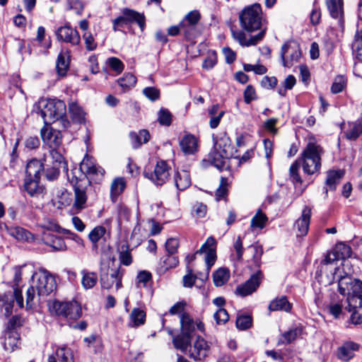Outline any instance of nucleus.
<instances>
[{"label":"nucleus","mask_w":362,"mask_h":362,"mask_svg":"<svg viewBox=\"0 0 362 362\" xmlns=\"http://www.w3.org/2000/svg\"><path fill=\"white\" fill-rule=\"evenodd\" d=\"M239 21L241 28L248 33L260 30L258 34L250 36L249 39H247L243 30H231L233 37L240 45L250 47L262 40L266 33V28H262V12L259 4H255L245 7L239 14Z\"/></svg>","instance_id":"nucleus-1"},{"label":"nucleus","mask_w":362,"mask_h":362,"mask_svg":"<svg viewBox=\"0 0 362 362\" xmlns=\"http://www.w3.org/2000/svg\"><path fill=\"white\" fill-rule=\"evenodd\" d=\"M34 111L40 115L46 126L59 119L64 127L69 124V121L64 118L66 115V105L63 100L40 99L35 105Z\"/></svg>","instance_id":"nucleus-2"},{"label":"nucleus","mask_w":362,"mask_h":362,"mask_svg":"<svg viewBox=\"0 0 362 362\" xmlns=\"http://www.w3.org/2000/svg\"><path fill=\"white\" fill-rule=\"evenodd\" d=\"M322 147L317 144L314 139H310L308 144L297 159L302 165L305 174L312 175L320 172L322 166Z\"/></svg>","instance_id":"nucleus-3"},{"label":"nucleus","mask_w":362,"mask_h":362,"mask_svg":"<svg viewBox=\"0 0 362 362\" xmlns=\"http://www.w3.org/2000/svg\"><path fill=\"white\" fill-rule=\"evenodd\" d=\"M214 140V149L209 153L208 159H204L203 162L208 161L216 168L222 170L227 159L235 157V152L231 141L226 134L216 136Z\"/></svg>","instance_id":"nucleus-4"},{"label":"nucleus","mask_w":362,"mask_h":362,"mask_svg":"<svg viewBox=\"0 0 362 362\" xmlns=\"http://www.w3.org/2000/svg\"><path fill=\"white\" fill-rule=\"evenodd\" d=\"M49 310L52 315L65 320L70 325L82 315L81 305L76 300H53L49 303Z\"/></svg>","instance_id":"nucleus-5"},{"label":"nucleus","mask_w":362,"mask_h":362,"mask_svg":"<svg viewBox=\"0 0 362 362\" xmlns=\"http://www.w3.org/2000/svg\"><path fill=\"white\" fill-rule=\"evenodd\" d=\"M200 19L201 13L199 11L193 10L187 13L181 21V34L187 40H193L200 35Z\"/></svg>","instance_id":"nucleus-6"},{"label":"nucleus","mask_w":362,"mask_h":362,"mask_svg":"<svg viewBox=\"0 0 362 362\" xmlns=\"http://www.w3.org/2000/svg\"><path fill=\"white\" fill-rule=\"evenodd\" d=\"M216 241L212 236L209 237L205 243L202 245L200 249L193 255H188L186 257V260L188 263L193 262L197 254H205V263L206 266V274L205 276L201 277L202 280L208 278L209 270L212 265L214 264L216 259Z\"/></svg>","instance_id":"nucleus-7"},{"label":"nucleus","mask_w":362,"mask_h":362,"mask_svg":"<svg viewBox=\"0 0 362 362\" xmlns=\"http://www.w3.org/2000/svg\"><path fill=\"white\" fill-rule=\"evenodd\" d=\"M80 170L86 177L83 180L84 184H90L91 181L94 182H100L104 176V169L98 165L94 158L86 154L80 164Z\"/></svg>","instance_id":"nucleus-8"},{"label":"nucleus","mask_w":362,"mask_h":362,"mask_svg":"<svg viewBox=\"0 0 362 362\" xmlns=\"http://www.w3.org/2000/svg\"><path fill=\"white\" fill-rule=\"evenodd\" d=\"M33 277L36 279L35 286L37 291L39 300L47 296L56 289L55 279L47 270L41 269L39 272L33 275Z\"/></svg>","instance_id":"nucleus-9"},{"label":"nucleus","mask_w":362,"mask_h":362,"mask_svg":"<svg viewBox=\"0 0 362 362\" xmlns=\"http://www.w3.org/2000/svg\"><path fill=\"white\" fill-rule=\"evenodd\" d=\"M170 167L166 161L160 160L157 161L153 170H145L144 177L151 180L156 185L161 186L169 179Z\"/></svg>","instance_id":"nucleus-10"},{"label":"nucleus","mask_w":362,"mask_h":362,"mask_svg":"<svg viewBox=\"0 0 362 362\" xmlns=\"http://www.w3.org/2000/svg\"><path fill=\"white\" fill-rule=\"evenodd\" d=\"M301 57L299 45L294 41L286 42L281 47V58L285 67H291L297 63Z\"/></svg>","instance_id":"nucleus-11"},{"label":"nucleus","mask_w":362,"mask_h":362,"mask_svg":"<svg viewBox=\"0 0 362 362\" xmlns=\"http://www.w3.org/2000/svg\"><path fill=\"white\" fill-rule=\"evenodd\" d=\"M93 188L90 184H84L80 180L74 185L75 202L74 206L77 209H82L86 207L88 197L93 195Z\"/></svg>","instance_id":"nucleus-12"},{"label":"nucleus","mask_w":362,"mask_h":362,"mask_svg":"<svg viewBox=\"0 0 362 362\" xmlns=\"http://www.w3.org/2000/svg\"><path fill=\"white\" fill-rule=\"evenodd\" d=\"M262 278L263 274L262 272H257L244 284L239 285L236 288L235 294L242 297L252 294L259 286Z\"/></svg>","instance_id":"nucleus-13"},{"label":"nucleus","mask_w":362,"mask_h":362,"mask_svg":"<svg viewBox=\"0 0 362 362\" xmlns=\"http://www.w3.org/2000/svg\"><path fill=\"white\" fill-rule=\"evenodd\" d=\"M40 134L42 141L50 149L58 148L61 146L62 135L60 131L45 125L40 130Z\"/></svg>","instance_id":"nucleus-14"},{"label":"nucleus","mask_w":362,"mask_h":362,"mask_svg":"<svg viewBox=\"0 0 362 362\" xmlns=\"http://www.w3.org/2000/svg\"><path fill=\"white\" fill-rule=\"evenodd\" d=\"M209 349V343L204 338L198 337L189 347V356L194 361H201L208 356Z\"/></svg>","instance_id":"nucleus-15"},{"label":"nucleus","mask_w":362,"mask_h":362,"mask_svg":"<svg viewBox=\"0 0 362 362\" xmlns=\"http://www.w3.org/2000/svg\"><path fill=\"white\" fill-rule=\"evenodd\" d=\"M180 320L181 332L183 333L192 335L196 329L202 332L204 331V323L200 320L194 321L189 313H182Z\"/></svg>","instance_id":"nucleus-16"},{"label":"nucleus","mask_w":362,"mask_h":362,"mask_svg":"<svg viewBox=\"0 0 362 362\" xmlns=\"http://www.w3.org/2000/svg\"><path fill=\"white\" fill-rule=\"evenodd\" d=\"M122 276L123 274L119 269L112 272L110 274L102 273L100 279L102 288L108 290L111 288L114 283H115L116 290H119L122 286Z\"/></svg>","instance_id":"nucleus-17"},{"label":"nucleus","mask_w":362,"mask_h":362,"mask_svg":"<svg viewBox=\"0 0 362 362\" xmlns=\"http://www.w3.org/2000/svg\"><path fill=\"white\" fill-rule=\"evenodd\" d=\"M56 35L59 40L71 43L73 45H77L81 42L78 31L68 25L59 28L56 32Z\"/></svg>","instance_id":"nucleus-18"},{"label":"nucleus","mask_w":362,"mask_h":362,"mask_svg":"<svg viewBox=\"0 0 362 362\" xmlns=\"http://www.w3.org/2000/svg\"><path fill=\"white\" fill-rule=\"evenodd\" d=\"M25 269V266L22 267H15L13 268V297L14 298L15 300L16 301V303L19 306V308L23 307V298L22 296V291L18 288L19 284L21 281L22 276L23 274V270Z\"/></svg>","instance_id":"nucleus-19"},{"label":"nucleus","mask_w":362,"mask_h":362,"mask_svg":"<svg viewBox=\"0 0 362 362\" xmlns=\"http://www.w3.org/2000/svg\"><path fill=\"white\" fill-rule=\"evenodd\" d=\"M40 178L25 177L23 188L28 194L32 197H39L43 195L45 187L40 185Z\"/></svg>","instance_id":"nucleus-20"},{"label":"nucleus","mask_w":362,"mask_h":362,"mask_svg":"<svg viewBox=\"0 0 362 362\" xmlns=\"http://www.w3.org/2000/svg\"><path fill=\"white\" fill-rule=\"evenodd\" d=\"M311 216V209L305 206L301 216L296 221L294 228L297 230L298 236L305 235L309 229Z\"/></svg>","instance_id":"nucleus-21"},{"label":"nucleus","mask_w":362,"mask_h":362,"mask_svg":"<svg viewBox=\"0 0 362 362\" xmlns=\"http://www.w3.org/2000/svg\"><path fill=\"white\" fill-rule=\"evenodd\" d=\"M359 349V345L354 341H346L337 349L339 359L348 361L354 356V352Z\"/></svg>","instance_id":"nucleus-22"},{"label":"nucleus","mask_w":362,"mask_h":362,"mask_svg":"<svg viewBox=\"0 0 362 362\" xmlns=\"http://www.w3.org/2000/svg\"><path fill=\"white\" fill-rule=\"evenodd\" d=\"M326 4L331 16L338 21L340 27H343L342 0H327Z\"/></svg>","instance_id":"nucleus-23"},{"label":"nucleus","mask_w":362,"mask_h":362,"mask_svg":"<svg viewBox=\"0 0 362 362\" xmlns=\"http://www.w3.org/2000/svg\"><path fill=\"white\" fill-rule=\"evenodd\" d=\"M349 247H347L345 245H340L337 247L335 252L328 253L321 263H326V264L328 265L335 266L334 262L338 258H346L349 256Z\"/></svg>","instance_id":"nucleus-24"},{"label":"nucleus","mask_w":362,"mask_h":362,"mask_svg":"<svg viewBox=\"0 0 362 362\" xmlns=\"http://www.w3.org/2000/svg\"><path fill=\"white\" fill-rule=\"evenodd\" d=\"M344 173L341 170H331L327 172V178L325 180V185L327 187L325 189V192L327 194L328 189L335 190L337 185L340 182L341 180L344 177Z\"/></svg>","instance_id":"nucleus-25"},{"label":"nucleus","mask_w":362,"mask_h":362,"mask_svg":"<svg viewBox=\"0 0 362 362\" xmlns=\"http://www.w3.org/2000/svg\"><path fill=\"white\" fill-rule=\"evenodd\" d=\"M43 170L44 164L40 160L31 159L26 165L25 177L40 178L41 173Z\"/></svg>","instance_id":"nucleus-26"},{"label":"nucleus","mask_w":362,"mask_h":362,"mask_svg":"<svg viewBox=\"0 0 362 362\" xmlns=\"http://www.w3.org/2000/svg\"><path fill=\"white\" fill-rule=\"evenodd\" d=\"M180 146L185 155H191L197 152L198 141L194 135L187 134L181 139Z\"/></svg>","instance_id":"nucleus-27"},{"label":"nucleus","mask_w":362,"mask_h":362,"mask_svg":"<svg viewBox=\"0 0 362 362\" xmlns=\"http://www.w3.org/2000/svg\"><path fill=\"white\" fill-rule=\"evenodd\" d=\"M268 309L269 311H284L289 313L292 309V303H291L287 297L281 296L272 300L269 304Z\"/></svg>","instance_id":"nucleus-28"},{"label":"nucleus","mask_w":362,"mask_h":362,"mask_svg":"<svg viewBox=\"0 0 362 362\" xmlns=\"http://www.w3.org/2000/svg\"><path fill=\"white\" fill-rule=\"evenodd\" d=\"M122 14L125 15L129 24L136 23L141 30L145 28V16L144 13H139L130 8H124L122 10Z\"/></svg>","instance_id":"nucleus-29"},{"label":"nucleus","mask_w":362,"mask_h":362,"mask_svg":"<svg viewBox=\"0 0 362 362\" xmlns=\"http://www.w3.org/2000/svg\"><path fill=\"white\" fill-rule=\"evenodd\" d=\"M20 335L14 329H10L7 332L5 341L4 342V349L6 351L12 352L18 348L20 344Z\"/></svg>","instance_id":"nucleus-30"},{"label":"nucleus","mask_w":362,"mask_h":362,"mask_svg":"<svg viewBox=\"0 0 362 362\" xmlns=\"http://www.w3.org/2000/svg\"><path fill=\"white\" fill-rule=\"evenodd\" d=\"M126 187V182L123 177L115 178L110 185V199L117 202L118 197L122 194Z\"/></svg>","instance_id":"nucleus-31"},{"label":"nucleus","mask_w":362,"mask_h":362,"mask_svg":"<svg viewBox=\"0 0 362 362\" xmlns=\"http://www.w3.org/2000/svg\"><path fill=\"white\" fill-rule=\"evenodd\" d=\"M175 185L180 191H183L191 185V178L188 171H177L174 177Z\"/></svg>","instance_id":"nucleus-32"},{"label":"nucleus","mask_w":362,"mask_h":362,"mask_svg":"<svg viewBox=\"0 0 362 362\" xmlns=\"http://www.w3.org/2000/svg\"><path fill=\"white\" fill-rule=\"evenodd\" d=\"M146 321V312L139 308H134L130 315L128 326L129 327H138L143 325Z\"/></svg>","instance_id":"nucleus-33"},{"label":"nucleus","mask_w":362,"mask_h":362,"mask_svg":"<svg viewBox=\"0 0 362 362\" xmlns=\"http://www.w3.org/2000/svg\"><path fill=\"white\" fill-rule=\"evenodd\" d=\"M81 285L86 290L93 288L98 281V274L95 272L83 269L81 272Z\"/></svg>","instance_id":"nucleus-34"},{"label":"nucleus","mask_w":362,"mask_h":362,"mask_svg":"<svg viewBox=\"0 0 362 362\" xmlns=\"http://www.w3.org/2000/svg\"><path fill=\"white\" fill-rule=\"evenodd\" d=\"M69 112L74 122L81 124L85 121L86 113L77 102L69 103Z\"/></svg>","instance_id":"nucleus-35"},{"label":"nucleus","mask_w":362,"mask_h":362,"mask_svg":"<svg viewBox=\"0 0 362 362\" xmlns=\"http://www.w3.org/2000/svg\"><path fill=\"white\" fill-rule=\"evenodd\" d=\"M69 67V55L68 52H61L59 54L56 63V69L59 76L66 75Z\"/></svg>","instance_id":"nucleus-36"},{"label":"nucleus","mask_w":362,"mask_h":362,"mask_svg":"<svg viewBox=\"0 0 362 362\" xmlns=\"http://www.w3.org/2000/svg\"><path fill=\"white\" fill-rule=\"evenodd\" d=\"M339 270L337 266H332L326 264V263H320V269L317 271V274L319 276L325 275L327 277L328 284H332L335 279V274Z\"/></svg>","instance_id":"nucleus-37"},{"label":"nucleus","mask_w":362,"mask_h":362,"mask_svg":"<svg viewBox=\"0 0 362 362\" xmlns=\"http://www.w3.org/2000/svg\"><path fill=\"white\" fill-rule=\"evenodd\" d=\"M191 337L192 335L181 332L180 334L177 335L173 339L174 346L177 349H180L182 351H185L190 344Z\"/></svg>","instance_id":"nucleus-38"},{"label":"nucleus","mask_w":362,"mask_h":362,"mask_svg":"<svg viewBox=\"0 0 362 362\" xmlns=\"http://www.w3.org/2000/svg\"><path fill=\"white\" fill-rule=\"evenodd\" d=\"M353 279L351 276L346 274L341 276L338 280V291L344 296L351 294Z\"/></svg>","instance_id":"nucleus-39"},{"label":"nucleus","mask_w":362,"mask_h":362,"mask_svg":"<svg viewBox=\"0 0 362 362\" xmlns=\"http://www.w3.org/2000/svg\"><path fill=\"white\" fill-rule=\"evenodd\" d=\"M8 231L10 235L20 241H28L33 238V235L29 231L19 226L11 227Z\"/></svg>","instance_id":"nucleus-40"},{"label":"nucleus","mask_w":362,"mask_h":362,"mask_svg":"<svg viewBox=\"0 0 362 362\" xmlns=\"http://www.w3.org/2000/svg\"><path fill=\"white\" fill-rule=\"evenodd\" d=\"M362 134V124L356 122L349 124L348 129L344 132V136L348 140H356Z\"/></svg>","instance_id":"nucleus-41"},{"label":"nucleus","mask_w":362,"mask_h":362,"mask_svg":"<svg viewBox=\"0 0 362 362\" xmlns=\"http://www.w3.org/2000/svg\"><path fill=\"white\" fill-rule=\"evenodd\" d=\"M117 81L119 86L122 88V91L125 93L135 86L136 78L132 74H126Z\"/></svg>","instance_id":"nucleus-42"},{"label":"nucleus","mask_w":362,"mask_h":362,"mask_svg":"<svg viewBox=\"0 0 362 362\" xmlns=\"http://www.w3.org/2000/svg\"><path fill=\"white\" fill-rule=\"evenodd\" d=\"M178 264V257L175 254H167L165 258L160 263V272L165 273L168 270L176 267Z\"/></svg>","instance_id":"nucleus-43"},{"label":"nucleus","mask_w":362,"mask_h":362,"mask_svg":"<svg viewBox=\"0 0 362 362\" xmlns=\"http://www.w3.org/2000/svg\"><path fill=\"white\" fill-rule=\"evenodd\" d=\"M351 48L355 57L362 62V29L356 33Z\"/></svg>","instance_id":"nucleus-44"},{"label":"nucleus","mask_w":362,"mask_h":362,"mask_svg":"<svg viewBox=\"0 0 362 362\" xmlns=\"http://www.w3.org/2000/svg\"><path fill=\"white\" fill-rule=\"evenodd\" d=\"M45 242L47 245L52 247L54 250H65L66 249L64 240L61 237L48 235L45 238Z\"/></svg>","instance_id":"nucleus-45"},{"label":"nucleus","mask_w":362,"mask_h":362,"mask_svg":"<svg viewBox=\"0 0 362 362\" xmlns=\"http://www.w3.org/2000/svg\"><path fill=\"white\" fill-rule=\"evenodd\" d=\"M57 356L59 358L60 362H74V354L71 348L66 345H62L57 348Z\"/></svg>","instance_id":"nucleus-46"},{"label":"nucleus","mask_w":362,"mask_h":362,"mask_svg":"<svg viewBox=\"0 0 362 362\" xmlns=\"http://www.w3.org/2000/svg\"><path fill=\"white\" fill-rule=\"evenodd\" d=\"M300 162L299 160H296L293 162L289 168V180L291 182H292L294 185H301L303 182V180L301 179V177L299 174V168H300Z\"/></svg>","instance_id":"nucleus-47"},{"label":"nucleus","mask_w":362,"mask_h":362,"mask_svg":"<svg viewBox=\"0 0 362 362\" xmlns=\"http://www.w3.org/2000/svg\"><path fill=\"white\" fill-rule=\"evenodd\" d=\"M214 282L216 286H221L225 284L229 279V271L225 268L218 269L214 274Z\"/></svg>","instance_id":"nucleus-48"},{"label":"nucleus","mask_w":362,"mask_h":362,"mask_svg":"<svg viewBox=\"0 0 362 362\" xmlns=\"http://www.w3.org/2000/svg\"><path fill=\"white\" fill-rule=\"evenodd\" d=\"M267 220V216L259 209L251 220L250 227L262 229L266 226Z\"/></svg>","instance_id":"nucleus-49"},{"label":"nucleus","mask_w":362,"mask_h":362,"mask_svg":"<svg viewBox=\"0 0 362 362\" xmlns=\"http://www.w3.org/2000/svg\"><path fill=\"white\" fill-rule=\"evenodd\" d=\"M49 157L51 160H49L52 165L66 168V163L64 160V158L60 152L57 151V148H52L49 150Z\"/></svg>","instance_id":"nucleus-50"},{"label":"nucleus","mask_w":362,"mask_h":362,"mask_svg":"<svg viewBox=\"0 0 362 362\" xmlns=\"http://www.w3.org/2000/svg\"><path fill=\"white\" fill-rule=\"evenodd\" d=\"M346 301L348 306L346 308L349 312L357 310V308H362V295H349Z\"/></svg>","instance_id":"nucleus-51"},{"label":"nucleus","mask_w":362,"mask_h":362,"mask_svg":"<svg viewBox=\"0 0 362 362\" xmlns=\"http://www.w3.org/2000/svg\"><path fill=\"white\" fill-rule=\"evenodd\" d=\"M172 114L166 108H161L158 112V121L160 125L170 126L172 122Z\"/></svg>","instance_id":"nucleus-52"},{"label":"nucleus","mask_w":362,"mask_h":362,"mask_svg":"<svg viewBox=\"0 0 362 362\" xmlns=\"http://www.w3.org/2000/svg\"><path fill=\"white\" fill-rule=\"evenodd\" d=\"M228 179L224 177H221L220 180V185L216 191V199L220 201L226 197L228 194Z\"/></svg>","instance_id":"nucleus-53"},{"label":"nucleus","mask_w":362,"mask_h":362,"mask_svg":"<svg viewBox=\"0 0 362 362\" xmlns=\"http://www.w3.org/2000/svg\"><path fill=\"white\" fill-rule=\"evenodd\" d=\"M106 229L105 227L99 226L94 228L89 233L90 240L96 246L97 243L105 234Z\"/></svg>","instance_id":"nucleus-54"},{"label":"nucleus","mask_w":362,"mask_h":362,"mask_svg":"<svg viewBox=\"0 0 362 362\" xmlns=\"http://www.w3.org/2000/svg\"><path fill=\"white\" fill-rule=\"evenodd\" d=\"M106 64L117 74L122 73L124 68L123 62L119 59L114 57L108 58Z\"/></svg>","instance_id":"nucleus-55"},{"label":"nucleus","mask_w":362,"mask_h":362,"mask_svg":"<svg viewBox=\"0 0 362 362\" xmlns=\"http://www.w3.org/2000/svg\"><path fill=\"white\" fill-rule=\"evenodd\" d=\"M343 305L341 302L332 301L329 305H327V309L330 315L334 318H339L340 315L342 313Z\"/></svg>","instance_id":"nucleus-56"},{"label":"nucleus","mask_w":362,"mask_h":362,"mask_svg":"<svg viewBox=\"0 0 362 362\" xmlns=\"http://www.w3.org/2000/svg\"><path fill=\"white\" fill-rule=\"evenodd\" d=\"M252 325V317L249 315H240L236 320V327L238 329L245 330L250 328Z\"/></svg>","instance_id":"nucleus-57"},{"label":"nucleus","mask_w":362,"mask_h":362,"mask_svg":"<svg viewBox=\"0 0 362 362\" xmlns=\"http://www.w3.org/2000/svg\"><path fill=\"white\" fill-rule=\"evenodd\" d=\"M61 168L52 165L51 167H47L45 170V175L48 180H54L57 179L59 175V169Z\"/></svg>","instance_id":"nucleus-58"},{"label":"nucleus","mask_w":362,"mask_h":362,"mask_svg":"<svg viewBox=\"0 0 362 362\" xmlns=\"http://www.w3.org/2000/svg\"><path fill=\"white\" fill-rule=\"evenodd\" d=\"M243 69L245 71H254L256 74L262 75L264 74L267 69V68L261 64H245L243 65Z\"/></svg>","instance_id":"nucleus-59"},{"label":"nucleus","mask_w":362,"mask_h":362,"mask_svg":"<svg viewBox=\"0 0 362 362\" xmlns=\"http://www.w3.org/2000/svg\"><path fill=\"white\" fill-rule=\"evenodd\" d=\"M214 318L217 324H224L229 320V315L226 310L219 308L214 314Z\"/></svg>","instance_id":"nucleus-60"},{"label":"nucleus","mask_w":362,"mask_h":362,"mask_svg":"<svg viewBox=\"0 0 362 362\" xmlns=\"http://www.w3.org/2000/svg\"><path fill=\"white\" fill-rule=\"evenodd\" d=\"M244 101L246 104H250L252 100L257 99L255 89L251 85H248L244 90Z\"/></svg>","instance_id":"nucleus-61"},{"label":"nucleus","mask_w":362,"mask_h":362,"mask_svg":"<svg viewBox=\"0 0 362 362\" xmlns=\"http://www.w3.org/2000/svg\"><path fill=\"white\" fill-rule=\"evenodd\" d=\"M144 95L151 100L155 101L160 98V90L155 87H146L143 90Z\"/></svg>","instance_id":"nucleus-62"},{"label":"nucleus","mask_w":362,"mask_h":362,"mask_svg":"<svg viewBox=\"0 0 362 362\" xmlns=\"http://www.w3.org/2000/svg\"><path fill=\"white\" fill-rule=\"evenodd\" d=\"M345 86V79L343 76H337L331 87L332 93L337 94L341 92Z\"/></svg>","instance_id":"nucleus-63"},{"label":"nucleus","mask_w":362,"mask_h":362,"mask_svg":"<svg viewBox=\"0 0 362 362\" xmlns=\"http://www.w3.org/2000/svg\"><path fill=\"white\" fill-rule=\"evenodd\" d=\"M165 250L168 254H176L179 246V241L176 238H169L165 243Z\"/></svg>","instance_id":"nucleus-64"}]
</instances>
